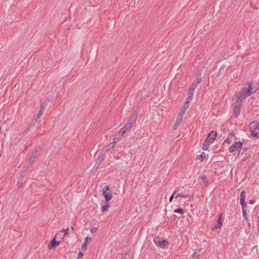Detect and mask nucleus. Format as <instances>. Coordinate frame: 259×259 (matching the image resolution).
Segmentation results:
<instances>
[{
  "instance_id": "obj_1",
  "label": "nucleus",
  "mask_w": 259,
  "mask_h": 259,
  "mask_svg": "<svg viewBox=\"0 0 259 259\" xmlns=\"http://www.w3.org/2000/svg\"><path fill=\"white\" fill-rule=\"evenodd\" d=\"M236 99V103H233V114L235 118L237 117L240 112V108L242 103V98L241 96L236 94L235 96Z\"/></svg>"
},
{
  "instance_id": "obj_2",
  "label": "nucleus",
  "mask_w": 259,
  "mask_h": 259,
  "mask_svg": "<svg viewBox=\"0 0 259 259\" xmlns=\"http://www.w3.org/2000/svg\"><path fill=\"white\" fill-rule=\"evenodd\" d=\"M249 127L251 135L254 138L259 137V122L257 121H253L249 123Z\"/></svg>"
},
{
  "instance_id": "obj_3",
  "label": "nucleus",
  "mask_w": 259,
  "mask_h": 259,
  "mask_svg": "<svg viewBox=\"0 0 259 259\" xmlns=\"http://www.w3.org/2000/svg\"><path fill=\"white\" fill-rule=\"evenodd\" d=\"M153 241L157 246L163 249L169 244L168 241L159 236L154 237Z\"/></svg>"
},
{
  "instance_id": "obj_4",
  "label": "nucleus",
  "mask_w": 259,
  "mask_h": 259,
  "mask_svg": "<svg viewBox=\"0 0 259 259\" xmlns=\"http://www.w3.org/2000/svg\"><path fill=\"white\" fill-rule=\"evenodd\" d=\"M247 87H244L241 89V91L240 94H239L241 97L242 95L244 96V97L246 96L248 97L251 95L255 91L252 92L253 87L252 84L250 82H249L247 84Z\"/></svg>"
},
{
  "instance_id": "obj_5",
  "label": "nucleus",
  "mask_w": 259,
  "mask_h": 259,
  "mask_svg": "<svg viewBox=\"0 0 259 259\" xmlns=\"http://www.w3.org/2000/svg\"><path fill=\"white\" fill-rule=\"evenodd\" d=\"M243 144V142H236L233 145H232L229 148V151L230 152H233L235 151H238L240 148H241Z\"/></svg>"
},
{
  "instance_id": "obj_6",
  "label": "nucleus",
  "mask_w": 259,
  "mask_h": 259,
  "mask_svg": "<svg viewBox=\"0 0 259 259\" xmlns=\"http://www.w3.org/2000/svg\"><path fill=\"white\" fill-rule=\"evenodd\" d=\"M217 136V133L215 131L210 132L206 138V141H208L209 143H212L213 141L216 139Z\"/></svg>"
},
{
  "instance_id": "obj_7",
  "label": "nucleus",
  "mask_w": 259,
  "mask_h": 259,
  "mask_svg": "<svg viewBox=\"0 0 259 259\" xmlns=\"http://www.w3.org/2000/svg\"><path fill=\"white\" fill-rule=\"evenodd\" d=\"M55 237L50 242L48 245L49 248L51 249L53 247H55L59 245L60 241H57Z\"/></svg>"
},
{
  "instance_id": "obj_8",
  "label": "nucleus",
  "mask_w": 259,
  "mask_h": 259,
  "mask_svg": "<svg viewBox=\"0 0 259 259\" xmlns=\"http://www.w3.org/2000/svg\"><path fill=\"white\" fill-rule=\"evenodd\" d=\"M105 200L106 202H109L112 198L113 194L112 191L110 190V192H105L104 193H103Z\"/></svg>"
},
{
  "instance_id": "obj_9",
  "label": "nucleus",
  "mask_w": 259,
  "mask_h": 259,
  "mask_svg": "<svg viewBox=\"0 0 259 259\" xmlns=\"http://www.w3.org/2000/svg\"><path fill=\"white\" fill-rule=\"evenodd\" d=\"M37 150H35L34 152H33L32 154H31L29 160V163L30 164H32L33 162L34 161L35 159L36 158L37 156Z\"/></svg>"
},
{
  "instance_id": "obj_10",
  "label": "nucleus",
  "mask_w": 259,
  "mask_h": 259,
  "mask_svg": "<svg viewBox=\"0 0 259 259\" xmlns=\"http://www.w3.org/2000/svg\"><path fill=\"white\" fill-rule=\"evenodd\" d=\"M222 225H223V220L222 219V214H220V217L217 221V224L214 226V229H218L221 228L222 227Z\"/></svg>"
},
{
  "instance_id": "obj_11",
  "label": "nucleus",
  "mask_w": 259,
  "mask_h": 259,
  "mask_svg": "<svg viewBox=\"0 0 259 259\" xmlns=\"http://www.w3.org/2000/svg\"><path fill=\"white\" fill-rule=\"evenodd\" d=\"M183 116L182 115V114H178V115L177 116V120L174 125L175 129H176L178 127V126L180 125V124L182 121V119L183 118Z\"/></svg>"
},
{
  "instance_id": "obj_12",
  "label": "nucleus",
  "mask_w": 259,
  "mask_h": 259,
  "mask_svg": "<svg viewBox=\"0 0 259 259\" xmlns=\"http://www.w3.org/2000/svg\"><path fill=\"white\" fill-rule=\"evenodd\" d=\"M137 113L136 112H134L131 115L128 121L132 123L133 124L135 123V122L137 118Z\"/></svg>"
},
{
  "instance_id": "obj_13",
  "label": "nucleus",
  "mask_w": 259,
  "mask_h": 259,
  "mask_svg": "<svg viewBox=\"0 0 259 259\" xmlns=\"http://www.w3.org/2000/svg\"><path fill=\"white\" fill-rule=\"evenodd\" d=\"M188 107L189 105L184 103L181 108L180 109V111L179 114H182V115L183 116Z\"/></svg>"
},
{
  "instance_id": "obj_14",
  "label": "nucleus",
  "mask_w": 259,
  "mask_h": 259,
  "mask_svg": "<svg viewBox=\"0 0 259 259\" xmlns=\"http://www.w3.org/2000/svg\"><path fill=\"white\" fill-rule=\"evenodd\" d=\"M192 197H193V195H191L190 194H181V193H178L176 196V198H177L178 197H183V198H191Z\"/></svg>"
},
{
  "instance_id": "obj_15",
  "label": "nucleus",
  "mask_w": 259,
  "mask_h": 259,
  "mask_svg": "<svg viewBox=\"0 0 259 259\" xmlns=\"http://www.w3.org/2000/svg\"><path fill=\"white\" fill-rule=\"evenodd\" d=\"M105 158V155L104 153H102L99 156L97 160L98 163H100V164L103 162V161Z\"/></svg>"
},
{
  "instance_id": "obj_16",
  "label": "nucleus",
  "mask_w": 259,
  "mask_h": 259,
  "mask_svg": "<svg viewBox=\"0 0 259 259\" xmlns=\"http://www.w3.org/2000/svg\"><path fill=\"white\" fill-rule=\"evenodd\" d=\"M109 206L108 202H106L105 204L101 206V211L102 212L106 211L107 210V208L109 207Z\"/></svg>"
},
{
  "instance_id": "obj_17",
  "label": "nucleus",
  "mask_w": 259,
  "mask_h": 259,
  "mask_svg": "<svg viewBox=\"0 0 259 259\" xmlns=\"http://www.w3.org/2000/svg\"><path fill=\"white\" fill-rule=\"evenodd\" d=\"M121 139V137L120 135H118L117 134H116L114 138H113V142H115V144L117 143L118 141H119Z\"/></svg>"
},
{
  "instance_id": "obj_18",
  "label": "nucleus",
  "mask_w": 259,
  "mask_h": 259,
  "mask_svg": "<svg viewBox=\"0 0 259 259\" xmlns=\"http://www.w3.org/2000/svg\"><path fill=\"white\" fill-rule=\"evenodd\" d=\"M133 125V124L129 121H128L125 125V126H124V128L126 130H130L132 127V125Z\"/></svg>"
},
{
  "instance_id": "obj_19",
  "label": "nucleus",
  "mask_w": 259,
  "mask_h": 259,
  "mask_svg": "<svg viewBox=\"0 0 259 259\" xmlns=\"http://www.w3.org/2000/svg\"><path fill=\"white\" fill-rule=\"evenodd\" d=\"M210 143H209V142L208 141H206V139L205 140L204 143H203V145H202V149L204 150H207L208 149V146L209 145V144H210Z\"/></svg>"
},
{
  "instance_id": "obj_20",
  "label": "nucleus",
  "mask_w": 259,
  "mask_h": 259,
  "mask_svg": "<svg viewBox=\"0 0 259 259\" xmlns=\"http://www.w3.org/2000/svg\"><path fill=\"white\" fill-rule=\"evenodd\" d=\"M201 180L203 183H205L206 186L207 185L208 181L207 180V178L206 175H203L201 178Z\"/></svg>"
},
{
  "instance_id": "obj_21",
  "label": "nucleus",
  "mask_w": 259,
  "mask_h": 259,
  "mask_svg": "<svg viewBox=\"0 0 259 259\" xmlns=\"http://www.w3.org/2000/svg\"><path fill=\"white\" fill-rule=\"evenodd\" d=\"M245 191H243L241 192V194H240V201H245Z\"/></svg>"
},
{
  "instance_id": "obj_22",
  "label": "nucleus",
  "mask_w": 259,
  "mask_h": 259,
  "mask_svg": "<svg viewBox=\"0 0 259 259\" xmlns=\"http://www.w3.org/2000/svg\"><path fill=\"white\" fill-rule=\"evenodd\" d=\"M193 96H192V95H188V97L187 98L186 100V101L184 103L187 104V105H189V103L193 99Z\"/></svg>"
},
{
  "instance_id": "obj_23",
  "label": "nucleus",
  "mask_w": 259,
  "mask_h": 259,
  "mask_svg": "<svg viewBox=\"0 0 259 259\" xmlns=\"http://www.w3.org/2000/svg\"><path fill=\"white\" fill-rule=\"evenodd\" d=\"M194 90H195L194 88H193L192 87L190 86L188 89V95H190L193 96L194 93Z\"/></svg>"
},
{
  "instance_id": "obj_24",
  "label": "nucleus",
  "mask_w": 259,
  "mask_h": 259,
  "mask_svg": "<svg viewBox=\"0 0 259 259\" xmlns=\"http://www.w3.org/2000/svg\"><path fill=\"white\" fill-rule=\"evenodd\" d=\"M174 212H177V213H180L181 214H183L184 212V209L182 208H178L174 210Z\"/></svg>"
},
{
  "instance_id": "obj_25",
  "label": "nucleus",
  "mask_w": 259,
  "mask_h": 259,
  "mask_svg": "<svg viewBox=\"0 0 259 259\" xmlns=\"http://www.w3.org/2000/svg\"><path fill=\"white\" fill-rule=\"evenodd\" d=\"M24 183L23 179L22 178H21L18 179L17 182V185L19 186V187H21V186L23 185Z\"/></svg>"
},
{
  "instance_id": "obj_26",
  "label": "nucleus",
  "mask_w": 259,
  "mask_h": 259,
  "mask_svg": "<svg viewBox=\"0 0 259 259\" xmlns=\"http://www.w3.org/2000/svg\"><path fill=\"white\" fill-rule=\"evenodd\" d=\"M242 214H243V217L244 220L246 222H247L248 221V218H247V212H246V210H242Z\"/></svg>"
},
{
  "instance_id": "obj_27",
  "label": "nucleus",
  "mask_w": 259,
  "mask_h": 259,
  "mask_svg": "<svg viewBox=\"0 0 259 259\" xmlns=\"http://www.w3.org/2000/svg\"><path fill=\"white\" fill-rule=\"evenodd\" d=\"M240 202L242 206V210H246L245 207L247 206V204L246 203L245 201H240Z\"/></svg>"
},
{
  "instance_id": "obj_28",
  "label": "nucleus",
  "mask_w": 259,
  "mask_h": 259,
  "mask_svg": "<svg viewBox=\"0 0 259 259\" xmlns=\"http://www.w3.org/2000/svg\"><path fill=\"white\" fill-rule=\"evenodd\" d=\"M126 130H125L124 128L120 130V131L117 133L118 135H120L121 137L123 134L126 132Z\"/></svg>"
},
{
  "instance_id": "obj_29",
  "label": "nucleus",
  "mask_w": 259,
  "mask_h": 259,
  "mask_svg": "<svg viewBox=\"0 0 259 259\" xmlns=\"http://www.w3.org/2000/svg\"><path fill=\"white\" fill-rule=\"evenodd\" d=\"M116 144H115V142H112V143H110L108 146H107V147L108 148V149H112L113 148L115 145H116Z\"/></svg>"
},
{
  "instance_id": "obj_30",
  "label": "nucleus",
  "mask_w": 259,
  "mask_h": 259,
  "mask_svg": "<svg viewBox=\"0 0 259 259\" xmlns=\"http://www.w3.org/2000/svg\"><path fill=\"white\" fill-rule=\"evenodd\" d=\"M205 155L204 152H202L200 155L197 156V158L201 159V161L205 158Z\"/></svg>"
},
{
  "instance_id": "obj_31",
  "label": "nucleus",
  "mask_w": 259,
  "mask_h": 259,
  "mask_svg": "<svg viewBox=\"0 0 259 259\" xmlns=\"http://www.w3.org/2000/svg\"><path fill=\"white\" fill-rule=\"evenodd\" d=\"M109 186L108 185H106L102 189V193H104L105 192L109 190Z\"/></svg>"
},
{
  "instance_id": "obj_32",
  "label": "nucleus",
  "mask_w": 259,
  "mask_h": 259,
  "mask_svg": "<svg viewBox=\"0 0 259 259\" xmlns=\"http://www.w3.org/2000/svg\"><path fill=\"white\" fill-rule=\"evenodd\" d=\"M202 81L201 75H199V76H197L196 77V80L195 81L196 82H198V84H199Z\"/></svg>"
},
{
  "instance_id": "obj_33",
  "label": "nucleus",
  "mask_w": 259,
  "mask_h": 259,
  "mask_svg": "<svg viewBox=\"0 0 259 259\" xmlns=\"http://www.w3.org/2000/svg\"><path fill=\"white\" fill-rule=\"evenodd\" d=\"M63 232L61 231L60 233H57L55 237L56 238V237H58L59 236V237H60L61 239H63V238L64 237H63Z\"/></svg>"
},
{
  "instance_id": "obj_34",
  "label": "nucleus",
  "mask_w": 259,
  "mask_h": 259,
  "mask_svg": "<svg viewBox=\"0 0 259 259\" xmlns=\"http://www.w3.org/2000/svg\"><path fill=\"white\" fill-rule=\"evenodd\" d=\"M69 231V228H67L65 229H64L63 231H62L63 232V233H64V234L63 235V237H65V236H66L67 235H68V232Z\"/></svg>"
},
{
  "instance_id": "obj_35",
  "label": "nucleus",
  "mask_w": 259,
  "mask_h": 259,
  "mask_svg": "<svg viewBox=\"0 0 259 259\" xmlns=\"http://www.w3.org/2000/svg\"><path fill=\"white\" fill-rule=\"evenodd\" d=\"M198 85L199 84H198V82H196L195 81H194L192 83V84L190 85V87H191L193 88H194L195 89Z\"/></svg>"
},
{
  "instance_id": "obj_36",
  "label": "nucleus",
  "mask_w": 259,
  "mask_h": 259,
  "mask_svg": "<svg viewBox=\"0 0 259 259\" xmlns=\"http://www.w3.org/2000/svg\"><path fill=\"white\" fill-rule=\"evenodd\" d=\"M177 191H175L174 192L172 193V194L170 196L169 199V201L170 202L172 201V199L174 198V195L177 193Z\"/></svg>"
},
{
  "instance_id": "obj_37",
  "label": "nucleus",
  "mask_w": 259,
  "mask_h": 259,
  "mask_svg": "<svg viewBox=\"0 0 259 259\" xmlns=\"http://www.w3.org/2000/svg\"><path fill=\"white\" fill-rule=\"evenodd\" d=\"M199 256V254L197 252H194L192 254V257L194 258H197Z\"/></svg>"
},
{
  "instance_id": "obj_38",
  "label": "nucleus",
  "mask_w": 259,
  "mask_h": 259,
  "mask_svg": "<svg viewBox=\"0 0 259 259\" xmlns=\"http://www.w3.org/2000/svg\"><path fill=\"white\" fill-rule=\"evenodd\" d=\"M47 101L44 102L41 105V109H44L46 108V106L47 105Z\"/></svg>"
},
{
  "instance_id": "obj_39",
  "label": "nucleus",
  "mask_w": 259,
  "mask_h": 259,
  "mask_svg": "<svg viewBox=\"0 0 259 259\" xmlns=\"http://www.w3.org/2000/svg\"><path fill=\"white\" fill-rule=\"evenodd\" d=\"M225 68V66L224 65H222L219 70V74H220L222 71H223Z\"/></svg>"
},
{
  "instance_id": "obj_40",
  "label": "nucleus",
  "mask_w": 259,
  "mask_h": 259,
  "mask_svg": "<svg viewBox=\"0 0 259 259\" xmlns=\"http://www.w3.org/2000/svg\"><path fill=\"white\" fill-rule=\"evenodd\" d=\"M42 113V109H41L37 115V118H39Z\"/></svg>"
},
{
  "instance_id": "obj_41",
  "label": "nucleus",
  "mask_w": 259,
  "mask_h": 259,
  "mask_svg": "<svg viewBox=\"0 0 259 259\" xmlns=\"http://www.w3.org/2000/svg\"><path fill=\"white\" fill-rule=\"evenodd\" d=\"M225 142L227 143L228 144H230L231 143V142H232V141L230 139L227 138L225 140Z\"/></svg>"
},
{
  "instance_id": "obj_42",
  "label": "nucleus",
  "mask_w": 259,
  "mask_h": 259,
  "mask_svg": "<svg viewBox=\"0 0 259 259\" xmlns=\"http://www.w3.org/2000/svg\"><path fill=\"white\" fill-rule=\"evenodd\" d=\"M97 230V228H95V227H94V228H92L90 230V232L91 233H94V232H95Z\"/></svg>"
},
{
  "instance_id": "obj_43",
  "label": "nucleus",
  "mask_w": 259,
  "mask_h": 259,
  "mask_svg": "<svg viewBox=\"0 0 259 259\" xmlns=\"http://www.w3.org/2000/svg\"><path fill=\"white\" fill-rule=\"evenodd\" d=\"M83 254L82 252H79V253L78 254L77 259L79 258L80 257H81L82 256H83Z\"/></svg>"
},
{
  "instance_id": "obj_44",
  "label": "nucleus",
  "mask_w": 259,
  "mask_h": 259,
  "mask_svg": "<svg viewBox=\"0 0 259 259\" xmlns=\"http://www.w3.org/2000/svg\"><path fill=\"white\" fill-rule=\"evenodd\" d=\"M87 243H83L82 245V248L83 249H86L87 248Z\"/></svg>"
},
{
  "instance_id": "obj_45",
  "label": "nucleus",
  "mask_w": 259,
  "mask_h": 259,
  "mask_svg": "<svg viewBox=\"0 0 259 259\" xmlns=\"http://www.w3.org/2000/svg\"><path fill=\"white\" fill-rule=\"evenodd\" d=\"M100 163H98V162L96 161V162L95 163V164L94 165V167L98 168L99 167V166L100 165Z\"/></svg>"
},
{
  "instance_id": "obj_46",
  "label": "nucleus",
  "mask_w": 259,
  "mask_h": 259,
  "mask_svg": "<svg viewBox=\"0 0 259 259\" xmlns=\"http://www.w3.org/2000/svg\"><path fill=\"white\" fill-rule=\"evenodd\" d=\"M91 240V238H90V237H87L85 238V243H87L88 242V241H90Z\"/></svg>"
},
{
  "instance_id": "obj_47",
  "label": "nucleus",
  "mask_w": 259,
  "mask_h": 259,
  "mask_svg": "<svg viewBox=\"0 0 259 259\" xmlns=\"http://www.w3.org/2000/svg\"><path fill=\"white\" fill-rule=\"evenodd\" d=\"M25 175V173L24 171H22L21 172V178H22L23 179V178L24 177Z\"/></svg>"
},
{
  "instance_id": "obj_48",
  "label": "nucleus",
  "mask_w": 259,
  "mask_h": 259,
  "mask_svg": "<svg viewBox=\"0 0 259 259\" xmlns=\"http://www.w3.org/2000/svg\"><path fill=\"white\" fill-rule=\"evenodd\" d=\"M249 204H253L255 203V200L254 199H250L249 201Z\"/></svg>"
},
{
  "instance_id": "obj_49",
  "label": "nucleus",
  "mask_w": 259,
  "mask_h": 259,
  "mask_svg": "<svg viewBox=\"0 0 259 259\" xmlns=\"http://www.w3.org/2000/svg\"><path fill=\"white\" fill-rule=\"evenodd\" d=\"M71 230L72 231H74V227H71Z\"/></svg>"
}]
</instances>
